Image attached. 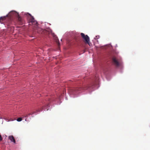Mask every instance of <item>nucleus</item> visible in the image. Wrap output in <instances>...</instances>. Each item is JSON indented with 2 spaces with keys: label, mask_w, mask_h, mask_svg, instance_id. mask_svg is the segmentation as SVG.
Here are the masks:
<instances>
[{
  "label": "nucleus",
  "mask_w": 150,
  "mask_h": 150,
  "mask_svg": "<svg viewBox=\"0 0 150 150\" xmlns=\"http://www.w3.org/2000/svg\"><path fill=\"white\" fill-rule=\"evenodd\" d=\"M58 46H59V45H60V44H59V42L58 43Z\"/></svg>",
  "instance_id": "14"
},
{
  "label": "nucleus",
  "mask_w": 150,
  "mask_h": 150,
  "mask_svg": "<svg viewBox=\"0 0 150 150\" xmlns=\"http://www.w3.org/2000/svg\"><path fill=\"white\" fill-rule=\"evenodd\" d=\"M29 24L30 25L32 24L33 26L35 27L37 26L38 23L35 20L34 18L32 16L30 19Z\"/></svg>",
  "instance_id": "3"
},
{
  "label": "nucleus",
  "mask_w": 150,
  "mask_h": 150,
  "mask_svg": "<svg viewBox=\"0 0 150 150\" xmlns=\"http://www.w3.org/2000/svg\"><path fill=\"white\" fill-rule=\"evenodd\" d=\"M8 139H10V141H11V142H12L14 143H16V141L13 137V136L11 135L9 136Z\"/></svg>",
  "instance_id": "6"
},
{
  "label": "nucleus",
  "mask_w": 150,
  "mask_h": 150,
  "mask_svg": "<svg viewBox=\"0 0 150 150\" xmlns=\"http://www.w3.org/2000/svg\"><path fill=\"white\" fill-rule=\"evenodd\" d=\"M2 140V138L1 135H0V141H1V140Z\"/></svg>",
  "instance_id": "13"
},
{
  "label": "nucleus",
  "mask_w": 150,
  "mask_h": 150,
  "mask_svg": "<svg viewBox=\"0 0 150 150\" xmlns=\"http://www.w3.org/2000/svg\"><path fill=\"white\" fill-rule=\"evenodd\" d=\"M51 34L53 36V37L54 38V39L56 40H57V37L56 35L53 33L51 32Z\"/></svg>",
  "instance_id": "10"
},
{
  "label": "nucleus",
  "mask_w": 150,
  "mask_h": 150,
  "mask_svg": "<svg viewBox=\"0 0 150 150\" xmlns=\"http://www.w3.org/2000/svg\"><path fill=\"white\" fill-rule=\"evenodd\" d=\"M44 108L43 107H42V109H43Z\"/></svg>",
  "instance_id": "15"
},
{
  "label": "nucleus",
  "mask_w": 150,
  "mask_h": 150,
  "mask_svg": "<svg viewBox=\"0 0 150 150\" xmlns=\"http://www.w3.org/2000/svg\"><path fill=\"white\" fill-rule=\"evenodd\" d=\"M12 12H14L15 13H16V15L17 16V18H18V20L20 22H21L22 20V19L19 16V14L18 13H16L14 11H11V13H12Z\"/></svg>",
  "instance_id": "7"
},
{
  "label": "nucleus",
  "mask_w": 150,
  "mask_h": 150,
  "mask_svg": "<svg viewBox=\"0 0 150 150\" xmlns=\"http://www.w3.org/2000/svg\"><path fill=\"white\" fill-rule=\"evenodd\" d=\"M22 120V118L21 117H19L17 119V120L18 122H20V121H21Z\"/></svg>",
  "instance_id": "11"
},
{
  "label": "nucleus",
  "mask_w": 150,
  "mask_h": 150,
  "mask_svg": "<svg viewBox=\"0 0 150 150\" xmlns=\"http://www.w3.org/2000/svg\"><path fill=\"white\" fill-rule=\"evenodd\" d=\"M81 35L85 43L88 44L90 46V44L91 43L90 42L89 38L87 35H85L83 33H81Z\"/></svg>",
  "instance_id": "2"
},
{
  "label": "nucleus",
  "mask_w": 150,
  "mask_h": 150,
  "mask_svg": "<svg viewBox=\"0 0 150 150\" xmlns=\"http://www.w3.org/2000/svg\"><path fill=\"white\" fill-rule=\"evenodd\" d=\"M98 79H96V83H94V84H95V85L96 84H97V83H98Z\"/></svg>",
  "instance_id": "12"
},
{
  "label": "nucleus",
  "mask_w": 150,
  "mask_h": 150,
  "mask_svg": "<svg viewBox=\"0 0 150 150\" xmlns=\"http://www.w3.org/2000/svg\"><path fill=\"white\" fill-rule=\"evenodd\" d=\"M112 61L113 64L115 65L116 66H118L119 65V63L117 60L116 58L113 57H112Z\"/></svg>",
  "instance_id": "4"
},
{
  "label": "nucleus",
  "mask_w": 150,
  "mask_h": 150,
  "mask_svg": "<svg viewBox=\"0 0 150 150\" xmlns=\"http://www.w3.org/2000/svg\"><path fill=\"white\" fill-rule=\"evenodd\" d=\"M6 18V16L1 17H0V23H2L3 22H2V21H4L5 20Z\"/></svg>",
  "instance_id": "9"
},
{
  "label": "nucleus",
  "mask_w": 150,
  "mask_h": 150,
  "mask_svg": "<svg viewBox=\"0 0 150 150\" xmlns=\"http://www.w3.org/2000/svg\"><path fill=\"white\" fill-rule=\"evenodd\" d=\"M93 86H88L85 87L77 86L70 88L69 89V92L72 94H75L79 93L83 90H86L88 88H93Z\"/></svg>",
  "instance_id": "1"
},
{
  "label": "nucleus",
  "mask_w": 150,
  "mask_h": 150,
  "mask_svg": "<svg viewBox=\"0 0 150 150\" xmlns=\"http://www.w3.org/2000/svg\"><path fill=\"white\" fill-rule=\"evenodd\" d=\"M42 111V110L41 109H39L38 110H37L33 112L32 113H30L28 114V115H27L25 116V117H28V115H32L33 114H34V113H35L38 112H40V111Z\"/></svg>",
  "instance_id": "8"
},
{
  "label": "nucleus",
  "mask_w": 150,
  "mask_h": 150,
  "mask_svg": "<svg viewBox=\"0 0 150 150\" xmlns=\"http://www.w3.org/2000/svg\"><path fill=\"white\" fill-rule=\"evenodd\" d=\"M36 32H37L38 33H45L47 32L45 30H43L41 28H38L35 30Z\"/></svg>",
  "instance_id": "5"
}]
</instances>
